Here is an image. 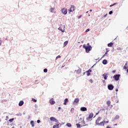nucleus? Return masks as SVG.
<instances>
[{
	"instance_id": "c85d7f7f",
	"label": "nucleus",
	"mask_w": 128,
	"mask_h": 128,
	"mask_svg": "<svg viewBox=\"0 0 128 128\" xmlns=\"http://www.w3.org/2000/svg\"><path fill=\"white\" fill-rule=\"evenodd\" d=\"M116 4H118V3L117 2L114 3V4L110 5V8H112V6H116Z\"/></svg>"
},
{
	"instance_id": "ea45409f",
	"label": "nucleus",
	"mask_w": 128,
	"mask_h": 128,
	"mask_svg": "<svg viewBox=\"0 0 128 128\" xmlns=\"http://www.w3.org/2000/svg\"><path fill=\"white\" fill-rule=\"evenodd\" d=\"M40 120H37V123L38 124H40Z\"/></svg>"
},
{
	"instance_id": "4468645a",
	"label": "nucleus",
	"mask_w": 128,
	"mask_h": 128,
	"mask_svg": "<svg viewBox=\"0 0 128 128\" xmlns=\"http://www.w3.org/2000/svg\"><path fill=\"white\" fill-rule=\"evenodd\" d=\"M68 98H66L64 100V106H66V104H68Z\"/></svg>"
},
{
	"instance_id": "bf43d9fd",
	"label": "nucleus",
	"mask_w": 128,
	"mask_h": 128,
	"mask_svg": "<svg viewBox=\"0 0 128 128\" xmlns=\"http://www.w3.org/2000/svg\"><path fill=\"white\" fill-rule=\"evenodd\" d=\"M12 128H14V127H12Z\"/></svg>"
},
{
	"instance_id": "423d86ee",
	"label": "nucleus",
	"mask_w": 128,
	"mask_h": 128,
	"mask_svg": "<svg viewBox=\"0 0 128 128\" xmlns=\"http://www.w3.org/2000/svg\"><path fill=\"white\" fill-rule=\"evenodd\" d=\"M94 117V114L90 113L89 114V116L86 118L87 120H90V118H92Z\"/></svg>"
},
{
	"instance_id": "cd10ccee",
	"label": "nucleus",
	"mask_w": 128,
	"mask_h": 128,
	"mask_svg": "<svg viewBox=\"0 0 128 128\" xmlns=\"http://www.w3.org/2000/svg\"><path fill=\"white\" fill-rule=\"evenodd\" d=\"M14 118L10 119L9 120L10 122H14Z\"/></svg>"
},
{
	"instance_id": "79ce46f5",
	"label": "nucleus",
	"mask_w": 128,
	"mask_h": 128,
	"mask_svg": "<svg viewBox=\"0 0 128 128\" xmlns=\"http://www.w3.org/2000/svg\"><path fill=\"white\" fill-rule=\"evenodd\" d=\"M87 46H90V43L87 44Z\"/></svg>"
},
{
	"instance_id": "f3484780",
	"label": "nucleus",
	"mask_w": 128,
	"mask_h": 128,
	"mask_svg": "<svg viewBox=\"0 0 128 128\" xmlns=\"http://www.w3.org/2000/svg\"><path fill=\"white\" fill-rule=\"evenodd\" d=\"M24 104V101L21 100L19 102L18 106H22Z\"/></svg>"
},
{
	"instance_id": "13d9d810",
	"label": "nucleus",
	"mask_w": 128,
	"mask_h": 128,
	"mask_svg": "<svg viewBox=\"0 0 128 128\" xmlns=\"http://www.w3.org/2000/svg\"><path fill=\"white\" fill-rule=\"evenodd\" d=\"M88 12H86V14H88Z\"/></svg>"
},
{
	"instance_id": "aec40b11",
	"label": "nucleus",
	"mask_w": 128,
	"mask_h": 128,
	"mask_svg": "<svg viewBox=\"0 0 128 128\" xmlns=\"http://www.w3.org/2000/svg\"><path fill=\"white\" fill-rule=\"evenodd\" d=\"M82 126H84L86 125V122H84V120H82Z\"/></svg>"
},
{
	"instance_id": "bb28decb",
	"label": "nucleus",
	"mask_w": 128,
	"mask_h": 128,
	"mask_svg": "<svg viewBox=\"0 0 128 128\" xmlns=\"http://www.w3.org/2000/svg\"><path fill=\"white\" fill-rule=\"evenodd\" d=\"M58 30H60L62 32H64V29H62V28H59Z\"/></svg>"
},
{
	"instance_id": "f8f14e48",
	"label": "nucleus",
	"mask_w": 128,
	"mask_h": 128,
	"mask_svg": "<svg viewBox=\"0 0 128 128\" xmlns=\"http://www.w3.org/2000/svg\"><path fill=\"white\" fill-rule=\"evenodd\" d=\"M78 102H80L78 98H75L73 102V104H78Z\"/></svg>"
},
{
	"instance_id": "9b49d317",
	"label": "nucleus",
	"mask_w": 128,
	"mask_h": 128,
	"mask_svg": "<svg viewBox=\"0 0 128 128\" xmlns=\"http://www.w3.org/2000/svg\"><path fill=\"white\" fill-rule=\"evenodd\" d=\"M80 110L81 112H86V110H88L86 109V107H82L80 108Z\"/></svg>"
},
{
	"instance_id": "72a5a7b5",
	"label": "nucleus",
	"mask_w": 128,
	"mask_h": 128,
	"mask_svg": "<svg viewBox=\"0 0 128 128\" xmlns=\"http://www.w3.org/2000/svg\"><path fill=\"white\" fill-rule=\"evenodd\" d=\"M76 126H77V128H80V124H76Z\"/></svg>"
},
{
	"instance_id": "0eeeda50",
	"label": "nucleus",
	"mask_w": 128,
	"mask_h": 128,
	"mask_svg": "<svg viewBox=\"0 0 128 128\" xmlns=\"http://www.w3.org/2000/svg\"><path fill=\"white\" fill-rule=\"evenodd\" d=\"M108 88L110 90H114V86H112V84L108 85Z\"/></svg>"
},
{
	"instance_id": "a19ab883",
	"label": "nucleus",
	"mask_w": 128,
	"mask_h": 128,
	"mask_svg": "<svg viewBox=\"0 0 128 128\" xmlns=\"http://www.w3.org/2000/svg\"><path fill=\"white\" fill-rule=\"evenodd\" d=\"M90 32V29L88 28L86 30V32Z\"/></svg>"
},
{
	"instance_id": "2eb2a0df",
	"label": "nucleus",
	"mask_w": 128,
	"mask_h": 128,
	"mask_svg": "<svg viewBox=\"0 0 128 128\" xmlns=\"http://www.w3.org/2000/svg\"><path fill=\"white\" fill-rule=\"evenodd\" d=\"M97 125L98 126H104V122L102 121L100 122H99V124Z\"/></svg>"
},
{
	"instance_id": "4d7b16f0",
	"label": "nucleus",
	"mask_w": 128,
	"mask_h": 128,
	"mask_svg": "<svg viewBox=\"0 0 128 128\" xmlns=\"http://www.w3.org/2000/svg\"><path fill=\"white\" fill-rule=\"evenodd\" d=\"M102 82H104V80H103Z\"/></svg>"
},
{
	"instance_id": "7c9ffc66",
	"label": "nucleus",
	"mask_w": 128,
	"mask_h": 128,
	"mask_svg": "<svg viewBox=\"0 0 128 128\" xmlns=\"http://www.w3.org/2000/svg\"><path fill=\"white\" fill-rule=\"evenodd\" d=\"M122 50V48L118 47L117 48L118 50Z\"/></svg>"
},
{
	"instance_id": "603ef678",
	"label": "nucleus",
	"mask_w": 128,
	"mask_h": 128,
	"mask_svg": "<svg viewBox=\"0 0 128 128\" xmlns=\"http://www.w3.org/2000/svg\"><path fill=\"white\" fill-rule=\"evenodd\" d=\"M106 14L104 16V18H106Z\"/></svg>"
},
{
	"instance_id": "052dcab7",
	"label": "nucleus",
	"mask_w": 128,
	"mask_h": 128,
	"mask_svg": "<svg viewBox=\"0 0 128 128\" xmlns=\"http://www.w3.org/2000/svg\"><path fill=\"white\" fill-rule=\"evenodd\" d=\"M6 118H8V116H6Z\"/></svg>"
},
{
	"instance_id": "393cba45",
	"label": "nucleus",
	"mask_w": 128,
	"mask_h": 128,
	"mask_svg": "<svg viewBox=\"0 0 128 128\" xmlns=\"http://www.w3.org/2000/svg\"><path fill=\"white\" fill-rule=\"evenodd\" d=\"M66 126H68V128H71L72 126V124H70V123H68Z\"/></svg>"
},
{
	"instance_id": "6e6d98bb",
	"label": "nucleus",
	"mask_w": 128,
	"mask_h": 128,
	"mask_svg": "<svg viewBox=\"0 0 128 128\" xmlns=\"http://www.w3.org/2000/svg\"><path fill=\"white\" fill-rule=\"evenodd\" d=\"M86 74V72H84V74Z\"/></svg>"
},
{
	"instance_id": "e433bc0d",
	"label": "nucleus",
	"mask_w": 128,
	"mask_h": 128,
	"mask_svg": "<svg viewBox=\"0 0 128 128\" xmlns=\"http://www.w3.org/2000/svg\"><path fill=\"white\" fill-rule=\"evenodd\" d=\"M58 58H60V56H58L56 57V60H57Z\"/></svg>"
},
{
	"instance_id": "f257e3e1",
	"label": "nucleus",
	"mask_w": 128,
	"mask_h": 128,
	"mask_svg": "<svg viewBox=\"0 0 128 128\" xmlns=\"http://www.w3.org/2000/svg\"><path fill=\"white\" fill-rule=\"evenodd\" d=\"M83 48L86 50V52L87 53L90 52V51L92 50V46H86L84 45L83 46Z\"/></svg>"
},
{
	"instance_id": "2f4dec72",
	"label": "nucleus",
	"mask_w": 128,
	"mask_h": 128,
	"mask_svg": "<svg viewBox=\"0 0 128 128\" xmlns=\"http://www.w3.org/2000/svg\"><path fill=\"white\" fill-rule=\"evenodd\" d=\"M54 8H51V9H50L51 12H54Z\"/></svg>"
},
{
	"instance_id": "6e6552de",
	"label": "nucleus",
	"mask_w": 128,
	"mask_h": 128,
	"mask_svg": "<svg viewBox=\"0 0 128 128\" xmlns=\"http://www.w3.org/2000/svg\"><path fill=\"white\" fill-rule=\"evenodd\" d=\"M100 120H102V118L101 117H98V119L96 120V124L98 125V124H100Z\"/></svg>"
},
{
	"instance_id": "a18cd8bd",
	"label": "nucleus",
	"mask_w": 128,
	"mask_h": 128,
	"mask_svg": "<svg viewBox=\"0 0 128 128\" xmlns=\"http://www.w3.org/2000/svg\"><path fill=\"white\" fill-rule=\"evenodd\" d=\"M78 18H82V15H80Z\"/></svg>"
},
{
	"instance_id": "1a4fd4ad",
	"label": "nucleus",
	"mask_w": 128,
	"mask_h": 128,
	"mask_svg": "<svg viewBox=\"0 0 128 128\" xmlns=\"http://www.w3.org/2000/svg\"><path fill=\"white\" fill-rule=\"evenodd\" d=\"M85 72H86V75L88 76H90V72H92V70L89 69L88 71H86Z\"/></svg>"
},
{
	"instance_id": "3c124183",
	"label": "nucleus",
	"mask_w": 128,
	"mask_h": 128,
	"mask_svg": "<svg viewBox=\"0 0 128 128\" xmlns=\"http://www.w3.org/2000/svg\"><path fill=\"white\" fill-rule=\"evenodd\" d=\"M104 56H106L105 54H104V56H102V58H104Z\"/></svg>"
},
{
	"instance_id": "f03ea898",
	"label": "nucleus",
	"mask_w": 128,
	"mask_h": 128,
	"mask_svg": "<svg viewBox=\"0 0 128 128\" xmlns=\"http://www.w3.org/2000/svg\"><path fill=\"white\" fill-rule=\"evenodd\" d=\"M75 10H76V6L72 5L70 9L68 10V12L69 14H70V12H74Z\"/></svg>"
},
{
	"instance_id": "a211bd4d",
	"label": "nucleus",
	"mask_w": 128,
	"mask_h": 128,
	"mask_svg": "<svg viewBox=\"0 0 128 128\" xmlns=\"http://www.w3.org/2000/svg\"><path fill=\"white\" fill-rule=\"evenodd\" d=\"M30 124L32 125V128H34V122L33 120H31Z\"/></svg>"
},
{
	"instance_id": "b1692460",
	"label": "nucleus",
	"mask_w": 128,
	"mask_h": 128,
	"mask_svg": "<svg viewBox=\"0 0 128 128\" xmlns=\"http://www.w3.org/2000/svg\"><path fill=\"white\" fill-rule=\"evenodd\" d=\"M118 118H120V116L116 115L115 118H114V120H118Z\"/></svg>"
},
{
	"instance_id": "58836bf2",
	"label": "nucleus",
	"mask_w": 128,
	"mask_h": 128,
	"mask_svg": "<svg viewBox=\"0 0 128 128\" xmlns=\"http://www.w3.org/2000/svg\"><path fill=\"white\" fill-rule=\"evenodd\" d=\"M109 14H112V11H110L109 12Z\"/></svg>"
},
{
	"instance_id": "9d476101",
	"label": "nucleus",
	"mask_w": 128,
	"mask_h": 128,
	"mask_svg": "<svg viewBox=\"0 0 128 128\" xmlns=\"http://www.w3.org/2000/svg\"><path fill=\"white\" fill-rule=\"evenodd\" d=\"M50 104H56V102L54 100V98H52L50 100Z\"/></svg>"
},
{
	"instance_id": "f704fd0d",
	"label": "nucleus",
	"mask_w": 128,
	"mask_h": 128,
	"mask_svg": "<svg viewBox=\"0 0 128 128\" xmlns=\"http://www.w3.org/2000/svg\"><path fill=\"white\" fill-rule=\"evenodd\" d=\"M44 72H48V69H46V68L44 69Z\"/></svg>"
},
{
	"instance_id": "412c9836",
	"label": "nucleus",
	"mask_w": 128,
	"mask_h": 128,
	"mask_svg": "<svg viewBox=\"0 0 128 128\" xmlns=\"http://www.w3.org/2000/svg\"><path fill=\"white\" fill-rule=\"evenodd\" d=\"M112 46H114V43L112 42H110L108 44V46H109L110 48L112 47Z\"/></svg>"
},
{
	"instance_id": "c03bdc74",
	"label": "nucleus",
	"mask_w": 128,
	"mask_h": 128,
	"mask_svg": "<svg viewBox=\"0 0 128 128\" xmlns=\"http://www.w3.org/2000/svg\"><path fill=\"white\" fill-rule=\"evenodd\" d=\"M112 72H113V74H114V72H116V70H112Z\"/></svg>"
},
{
	"instance_id": "473e14b6",
	"label": "nucleus",
	"mask_w": 128,
	"mask_h": 128,
	"mask_svg": "<svg viewBox=\"0 0 128 128\" xmlns=\"http://www.w3.org/2000/svg\"><path fill=\"white\" fill-rule=\"evenodd\" d=\"M104 122V124H108L109 121H106V120H103Z\"/></svg>"
},
{
	"instance_id": "6ab92c4d",
	"label": "nucleus",
	"mask_w": 128,
	"mask_h": 128,
	"mask_svg": "<svg viewBox=\"0 0 128 128\" xmlns=\"http://www.w3.org/2000/svg\"><path fill=\"white\" fill-rule=\"evenodd\" d=\"M102 64H108V60H103Z\"/></svg>"
},
{
	"instance_id": "49530a36",
	"label": "nucleus",
	"mask_w": 128,
	"mask_h": 128,
	"mask_svg": "<svg viewBox=\"0 0 128 128\" xmlns=\"http://www.w3.org/2000/svg\"><path fill=\"white\" fill-rule=\"evenodd\" d=\"M100 114V112H98V113H96V116H98V114Z\"/></svg>"
},
{
	"instance_id": "5fc2aeb1",
	"label": "nucleus",
	"mask_w": 128,
	"mask_h": 128,
	"mask_svg": "<svg viewBox=\"0 0 128 128\" xmlns=\"http://www.w3.org/2000/svg\"><path fill=\"white\" fill-rule=\"evenodd\" d=\"M114 126H118V124H114Z\"/></svg>"
},
{
	"instance_id": "20e7f679",
	"label": "nucleus",
	"mask_w": 128,
	"mask_h": 128,
	"mask_svg": "<svg viewBox=\"0 0 128 128\" xmlns=\"http://www.w3.org/2000/svg\"><path fill=\"white\" fill-rule=\"evenodd\" d=\"M120 74H116L113 76L115 80H120Z\"/></svg>"
},
{
	"instance_id": "8fccbe9b",
	"label": "nucleus",
	"mask_w": 128,
	"mask_h": 128,
	"mask_svg": "<svg viewBox=\"0 0 128 128\" xmlns=\"http://www.w3.org/2000/svg\"><path fill=\"white\" fill-rule=\"evenodd\" d=\"M58 110H60V107H58Z\"/></svg>"
},
{
	"instance_id": "de8ad7c7",
	"label": "nucleus",
	"mask_w": 128,
	"mask_h": 128,
	"mask_svg": "<svg viewBox=\"0 0 128 128\" xmlns=\"http://www.w3.org/2000/svg\"><path fill=\"white\" fill-rule=\"evenodd\" d=\"M90 12H92V10H90Z\"/></svg>"
},
{
	"instance_id": "a878e982",
	"label": "nucleus",
	"mask_w": 128,
	"mask_h": 128,
	"mask_svg": "<svg viewBox=\"0 0 128 128\" xmlns=\"http://www.w3.org/2000/svg\"><path fill=\"white\" fill-rule=\"evenodd\" d=\"M68 44V41H66V42H64V46H66V44Z\"/></svg>"
},
{
	"instance_id": "4be33fe9",
	"label": "nucleus",
	"mask_w": 128,
	"mask_h": 128,
	"mask_svg": "<svg viewBox=\"0 0 128 128\" xmlns=\"http://www.w3.org/2000/svg\"><path fill=\"white\" fill-rule=\"evenodd\" d=\"M80 72H82V69H78L77 71H76V74H80Z\"/></svg>"
},
{
	"instance_id": "37998d69",
	"label": "nucleus",
	"mask_w": 128,
	"mask_h": 128,
	"mask_svg": "<svg viewBox=\"0 0 128 128\" xmlns=\"http://www.w3.org/2000/svg\"><path fill=\"white\" fill-rule=\"evenodd\" d=\"M106 52H108V48H106Z\"/></svg>"
},
{
	"instance_id": "39448f33",
	"label": "nucleus",
	"mask_w": 128,
	"mask_h": 128,
	"mask_svg": "<svg viewBox=\"0 0 128 128\" xmlns=\"http://www.w3.org/2000/svg\"><path fill=\"white\" fill-rule=\"evenodd\" d=\"M50 120H51L52 122H58V120L54 117L50 118Z\"/></svg>"
},
{
	"instance_id": "dca6fc26",
	"label": "nucleus",
	"mask_w": 128,
	"mask_h": 128,
	"mask_svg": "<svg viewBox=\"0 0 128 128\" xmlns=\"http://www.w3.org/2000/svg\"><path fill=\"white\" fill-rule=\"evenodd\" d=\"M53 128H60V124H57L54 125L52 127Z\"/></svg>"
},
{
	"instance_id": "ddd939ff",
	"label": "nucleus",
	"mask_w": 128,
	"mask_h": 128,
	"mask_svg": "<svg viewBox=\"0 0 128 128\" xmlns=\"http://www.w3.org/2000/svg\"><path fill=\"white\" fill-rule=\"evenodd\" d=\"M102 76H103V78H104V80H107V78H108V74H106V73H104V74H102Z\"/></svg>"
},
{
	"instance_id": "4c0bfd02",
	"label": "nucleus",
	"mask_w": 128,
	"mask_h": 128,
	"mask_svg": "<svg viewBox=\"0 0 128 128\" xmlns=\"http://www.w3.org/2000/svg\"><path fill=\"white\" fill-rule=\"evenodd\" d=\"M89 82H90L91 84H92V82H93L92 80V79H90V80H89Z\"/></svg>"
},
{
	"instance_id": "09e8293b",
	"label": "nucleus",
	"mask_w": 128,
	"mask_h": 128,
	"mask_svg": "<svg viewBox=\"0 0 128 128\" xmlns=\"http://www.w3.org/2000/svg\"><path fill=\"white\" fill-rule=\"evenodd\" d=\"M116 92H118V90L116 89Z\"/></svg>"
},
{
	"instance_id": "5701e85b",
	"label": "nucleus",
	"mask_w": 128,
	"mask_h": 128,
	"mask_svg": "<svg viewBox=\"0 0 128 128\" xmlns=\"http://www.w3.org/2000/svg\"><path fill=\"white\" fill-rule=\"evenodd\" d=\"M110 100H108L106 102V104H107V105L108 106H110Z\"/></svg>"
},
{
	"instance_id": "7ed1b4c3",
	"label": "nucleus",
	"mask_w": 128,
	"mask_h": 128,
	"mask_svg": "<svg viewBox=\"0 0 128 128\" xmlns=\"http://www.w3.org/2000/svg\"><path fill=\"white\" fill-rule=\"evenodd\" d=\"M62 12L64 14H68V9L63 8L62 9Z\"/></svg>"
},
{
	"instance_id": "c9c22d12",
	"label": "nucleus",
	"mask_w": 128,
	"mask_h": 128,
	"mask_svg": "<svg viewBox=\"0 0 128 128\" xmlns=\"http://www.w3.org/2000/svg\"><path fill=\"white\" fill-rule=\"evenodd\" d=\"M32 100H33V102H36V99L32 98Z\"/></svg>"
},
{
	"instance_id": "c756f323",
	"label": "nucleus",
	"mask_w": 128,
	"mask_h": 128,
	"mask_svg": "<svg viewBox=\"0 0 128 128\" xmlns=\"http://www.w3.org/2000/svg\"><path fill=\"white\" fill-rule=\"evenodd\" d=\"M71 112H74V108H72L70 110Z\"/></svg>"
},
{
	"instance_id": "864d4df0",
	"label": "nucleus",
	"mask_w": 128,
	"mask_h": 128,
	"mask_svg": "<svg viewBox=\"0 0 128 128\" xmlns=\"http://www.w3.org/2000/svg\"><path fill=\"white\" fill-rule=\"evenodd\" d=\"M106 54H108V52H106V54H104V55L106 56Z\"/></svg>"
}]
</instances>
